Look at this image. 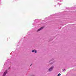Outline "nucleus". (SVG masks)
Segmentation results:
<instances>
[{"mask_svg":"<svg viewBox=\"0 0 76 76\" xmlns=\"http://www.w3.org/2000/svg\"><path fill=\"white\" fill-rule=\"evenodd\" d=\"M7 70H6L4 72L2 76H6V74H7Z\"/></svg>","mask_w":76,"mask_h":76,"instance_id":"obj_1","label":"nucleus"},{"mask_svg":"<svg viewBox=\"0 0 76 76\" xmlns=\"http://www.w3.org/2000/svg\"><path fill=\"white\" fill-rule=\"evenodd\" d=\"M54 67L52 66L49 69V72H51V71H52Z\"/></svg>","mask_w":76,"mask_h":76,"instance_id":"obj_2","label":"nucleus"},{"mask_svg":"<svg viewBox=\"0 0 76 76\" xmlns=\"http://www.w3.org/2000/svg\"><path fill=\"white\" fill-rule=\"evenodd\" d=\"M44 28V27H41L40 28L38 29V30L37 31V32H38V31H41V30H42V29L43 28Z\"/></svg>","mask_w":76,"mask_h":76,"instance_id":"obj_3","label":"nucleus"},{"mask_svg":"<svg viewBox=\"0 0 76 76\" xmlns=\"http://www.w3.org/2000/svg\"><path fill=\"white\" fill-rule=\"evenodd\" d=\"M32 53H34V52H35V53H37V50H34L32 51Z\"/></svg>","mask_w":76,"mask_h":76,"instance_id":"obj_4","label":"nucleus"},{"mask_svg":"<svg viewBox=\"0 0 76 76\" xmlns=\"http://www.w3.org/2000/svg\"><path fill=\"white\" fill-rule=\"evenodd\" d=\"M61 75V74H60V73H59L58 74V76H60Z\"/></svg>","mask_w":76,"mask_h":76,"instance_id":"obj_5","label":"nucleus"},{"mask_svg":"<svg viewBox=\"0 0 76 76\" xmlns=\"http://www.w3.org/2000/svg\"><path fill=\"white\" fill-rule=\"evenodd\" d=\"M65 70V69H64V70H63V71H64Z\"/></svg>","mask_w":76,"mask_h":76,"instance_id":"obj_6","label":"nucleus"},{"mask_svg":"<svg viewBox=\"0 0 76 76\" xmlns=\"http://www.w3.org/2000/svg\"><path fill=\"white\" fill-rule=\"evenodd\" d=\"M31 65H32V64H31V65H30V66H31Z\"/></svg>","mask_w":76,"mask_h":76,"instance_id":"obj_7","label":"nucleus"}]
</instances>
